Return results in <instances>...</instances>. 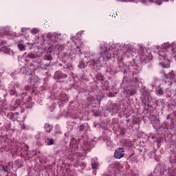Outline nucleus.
<instances>
[{
	"label": "nucleus",
	"instance_id": "obj_1",
	"mask_svg": "<svg viewBox=\"0 0 176 176\" xmlns=\"http://www.w3.org/2000/svg\"><path fill=\"white\" fill-rule=\"evenodd\" d=\"M100 56L96 59V54L90 52V50L84 51V58H87V65L92 69H97L101 65V63L108 61L112 57H118V61H122L123 58L133 57L135 54V49L129 44H110L102 43L100 45Z\"/></svg>",
	"mask_w": 176,
	"mask_h": 176
},
{
	"label": "nucleus",
	"instance_id": "obj_2",
	"mask_svg": "<svg viewBox=\"0 0 176 176\" xmlns=\"http://www.w3.org/2000/svg\"><path fill=\"white\" fill-rule=\"evenodd\" d=\"M118 68L124 74L122 86H124L126 82L135 84L140 82V80H138V78H137V76H134V75H137V74L141 71V67H140V66L133 63H130L129 65L126 64L125 65L121 63Z\"/></svg>",
	"mask_w": 176,
	"mask_h": 176
},
{
	"label": "nucleus",
	"instance_id": "obj_3",
	"mask_svg": "<svg viewBox=\"0 0 176 176\" xmlns=\"http://www.w3.org/2000/svg\"><path fill=\"white\" fill-rule=\"evenodd\" d=\"M94 146V145L90 142V139L80 140L78 144L76 139L72 138L69 143L72 153H78L79 151H89Z\"/></svg>",
	"mask_w": 176,
	"mask_h": 176
},
{
	"label": "nucleus",
	"instance_id": "obj_4",
	"mask_svg": "<svg viewBox=\"0 0 176 176\" xmlns=\"http://www.w3.org/2000/svg\"><path fill=\"white\" fill-rule=\"evenodd\" d=\"M120 168H123V164L119 162H113L109 166V170L111 172L110 175L106 176H126L123 173H121Z\"/></svg>",
	"mask_w": 176,
	"mask_h": 176
},
{
	"label": "nucleus",
	"instance_id": "obj_5",
	"mask_svg": "<svg viewBox=\"0 0 176 176\" xmlns=\"http://www.w3.org/2000/svg\"><path fill=\"white\" fill-rule=\"evenodd\" d=\"M75 58H76V54H75L74 51H71L69 54H64L63 57V61L65 63V65H66V69L70 72L74 70V67H72V64L69 62L74 61Z\"/></svg>",
	"mask_w": 176,
	"mask_h": 176
},
{
	"label": "nucleus",
	"instance_id": "obj_6",
	"mask_svg": "<svg viewBox=\"0 0 176 176\" xmlns=\"http://www.w3.org/2000/svg\"><path fill=\"white\" fill-rule=\"evenodd\" d=\"M47 38L49 39V45H50V49H52L57 42H59V41H61L62 37H61V33L60 32H49L47 34Z\"/></svg>",
	"mask_w": 176,
	"mask_h": 176
},
{
	"label": "nucleus",
	"instance_id": "obj_7",
	"mask_svg": "<svg viewBox=\"0 0 176 176\" xmlns=\"http://www.w3.org/2000/svg\"><path fill=\"white\" fill-rule=\"evenodd\" d=\"M120 2H141L143 5H149V3H155V5H162L163 2H168L170 1L173 2L174 0H118Z\"/></svg>",
	"mask_w": 176,
	"mask_h": 176
},
{
	"label": "nucleus",
	"instance_id": "obj_8",
	"mask_svg": "<svg viewBox=\"0 0 176 176\" xmlns=\"http://www.w3.org/2000/svg\"><path fill=\"white\" fill-rule=\"evenodd\" d=\"M71 39L73 43H74V46H76V54H77V56H79V57H80V56L83 54V52H83L85 45L78 38L76 39L75 37H72Z\"/></svg>",
	"mask_w": 176,
	"mask_h": 176
},
{
	"label": "nucleus",
	"instance_id": "obj_9",
	"mask_svg": "<svg viewBox=\"0 0 176 176\" xmlns=\"http://www.w3.org/2000/svg\"><path fill=\"white\" fill-rule=\"evenodd\" d=\"M139 58L140 59L141 63L146 64V63L152 60V55L147 52L142 51L139 55Z\"/></svg>",
	"mask_w": 176,
	"mask_h": 176
},
{
	"label": "nucleus",
	"instance_id": "obj_10",
	"mask_svg": "<svg viewBox=\"0 0 176 176\" xmlns=\"http://www.w3.org/2000/svg\"><path fill=\"white\" fill-rule=\"evenodd\" d=\"M124 156V149L122 147L116 149L114 157L116 159H122Z\"/></svg>",
	"mask_w": 176,
	"mask_h": 176
},
{
	"label": "nucleus",
	"instance_id": "obj_11",
	"mask_svg": "<svg viewBox=\"0 0 176 176\" xmlns=\"http://www.w3.org/2000/svg\"><path fill=\"white\" fill-rule=\"evenodd\" d=\"M164 76L166 78V79H169L170 82H175V83H176L175 74L173 71L169 72L167 74H164Z\"/></svg>",
	"mask_w": 176,
	"mask_h": 176
},
{
	"label": "nucleus",
	"instance_id": "obj_12",
	"mask_svg": "<svg viewBox=\"0 0 176 176\" xmlns=\"http://www.w3.org/2000/svg\"><path fill=\"white\" fill-rule=\"evenodd\" d=\"M58 50V52H61V50H64V45H59V44H54L53 47H49V50H50V52H52L51 50Z\"/></svg>",
	"mask_w": 176,
	"mask_h": 176
},
{
	"label": "nucleus",
	"instance_id": "obj_13",
	"mask_svg": "<svg viewBox=\"0 0 176 176\" xmlns=\"http://www.w3.org/2000/svg\"><path fill=\"white\" fill-rule=\"evenodd\" d=\"M27 31H30L31 34H32V35H35L38 34V32H39V30L36 28H33L32 30H30V28H23L21 29V32H23V34H25V32H27Z\"/></svg>",
	"mask_w": 176,
	"mask_h": 176
},
{
	"label": "nucleus",
	"instance_id": "obj_14",
	"mask_svg": "<svg viewBox=\"0 0 176 176\" xmlns=\"http://www.w3.org/2000/svg\"><path fill=\"white\" fill-rule=\"evenodd\" d=\"M8 119H10V120H12L13 122H16V120H19V113H10L8 115Z\"/></svg>",
	"mask_w": 176,
	"mask_h": 176
},
{
	"label": "nucleus",
	"instance_id": "obj_15",
	"mask_svg": "<svg viewBox=\"0 0 176 176\" xmlns=\"http://www.w3.org/2000/svg\"><path fill=\"white\" fill-rule=\"evenodd\" d=\"M22 94H24V92L22 91H16V89L12 88L10 89V95L14 96L15 97H17L19 96H22Z\"/></svg>",
	"mask_w": 176,
	"mask_h": 176
},
{
	"label": "nucleus",
	"instance_id": "obj_16",
	"mask_svg": "<svg viewBox=\"0 0 176 176\" xmlns=\"http://www.w3.org/2000/svg\"><path fill=\"white\" fill-rule=\"evenodd\" d=\"M107 72H109L111 75H113L116 74V67H114L113 65L108 66L107 69Z\"/></svg>",
	"mask_w": 176,
	"mask_h": 176
},
{
	"label": "nucleus",
	"instance_id": "obj_17",
	"mask_svg": "<svg viewBox=\"0 0 176 176\" xmlns=\"http://www.w3.org/2000/svg\"><path fill=\"white\" fill-rule=\"evenodd\" d=\"M54 78L55 79H63V78H67V75L63 74L61 72H56L54 74Z\"/></svg>",
	"mask_w": 176,
	"mask_h": 176
},
{
	"label": "nucleus",
	"instance_id": "obj_18",
	"mask_svg": "<svg viewBox=\"0 0 176 176\" xmlns=\"http://www.w3.org/2000/svg\"><path fill=\"white\" fill-rule=\"evenodd\" d=\"M0 168L6 174V176L9 175V170H10L9 169V166L6 165H1L0 166Z\"/></svg>",
	"mask_w": 176,
	"mask_h": 176
},
{
	"label": "nucleus",
	"instance_id": "obj_19",
	"mask_svg": "<svg viewBox=\"0 0 176 176\" xmlns=\"http://www.w3.org/2000/svg\"><path fill=\"white\" fill-rule=\"evenodd\" d=\"M91 166L93 170H98V167H99L100 164H98V162L97 160L94 161L92 160Z\"/></svg>",
	"mask_w": 176,
	"mask_h": 176
},
{
	"label": "nucleus",
	"instance_id": "obj_20",
	"mask_svg": "<svg viewBox=\"0 0 176 176\" xmlns=\"http://www.w3.org/2000/svg\"><path fill=\"white\" fill-rule=\"evenodd\" d=\"M151 98L149 97V94L146 93V94L144 95L143 102H144L145 104H149V102H151Z\"/></svg>",
	"mask_w": 176,
	"mask_h": 176
},
{
	"label": "nucleus",
	"instance_id": "obj_21",
	"mask_svg": "<svg viewBox=\"0 0 176 176\" xmlns=\"http://www.w3.org/2000/svg\"><path fill=\"white\" fill-rule=\"evenodd\" d=\"M87 65H86V63H85V61L83 60H80L78 65V68H80V69H83V68H86Z\"/></svg>",
	"mask_w": 176,
	"mask_h": 176
},
{
	"label": "nucleus",
	"instance_id": "obj_22",
	"mask_svg": "<svg viewBox=\"0 0 176 176\" xmlns=\"http://www.w3.org/2000/svg\"><path fill=\"white\" fill-rule=\"evenodd\" d=\"M54 144V140L52 138H47L45 140V145H53Z\"/></svg>",
	"mask_w": 176,
	"mask_h": 176
},
{
	"label": "nucleus",
	"instance_id": "obj_23",
	"mask_svg": "<svg viewBox=\"0 0 176 176\" xmlns=\"http://www.w3.org/2000/svg\"><path fill=\"white\" fill-rule=\"evenodd\" d=\"M44 128L47 133H50V131H52V126L49 124H45Z\"/></svg>",
	"mask_w": 176,
	"mask_h": 176
},
{
	"label": "nucleus",
	"instance_id": "obj_24",
	"mask_svg": "<svg viewBox=\"0 0 176 176\" xmlns=\"http://www.w3.org/2000/svg\"><path fill=\"white\" fill-rule=\"evenodd\" d=\"M4 53H6V54H10L12 56V54H13V50H10V48H6L4 50Z\"/></svg>",
	"mask_w": 176,
	"mask_h": 176
},
{
	"label": "nucleus",
	"instance_id": "obj_25",
	"mask_svg": "<svg viewBox=\"0 0 176 176\" xmlns=\"http://www.w3.org/2000/svg\"><path fill=\"white\" fill-rule=\"evenodd\" d=\"M106 145L109 148H113V143H112V141L111 140H107L106 142Z\"/></svg>",
	"mask_w": 176,
	"mask_h": 176
},
{
	"label": "nucleus",
	"instance_id": "obj_26",
	"mask_svg": "<svg viewBox=\"0 0 176 176\" xmlns=\"http://www.w3.org/2000/svg\"><path fill=\"white\" fill-rule=\"evenodd\" d=\"M20 105V100H16L15 101V106L14 107H11V111H14L16 108H17Z\"/></svg>",
	"mask_w": 176,
	"mask_h": 176
},
{
	"label": "nucleus",
	"instance_id": "obj_27",
	"mask_svg": "<svg viewBox=\"0 0 176 176\" xmlns=\"http://www.w3.org/2000/svg\"><path fill=\"white\" fill-rule=\"evenodd\" d=\"M44 60H47V61H50L53 60V58L52 57V55L47 54L44 56Z\"/></svg>",
	"mask_w": 176,
	"mask_h": 176
},
{
	"label": "nucleus",
	"instance_id": "obj_28",
	"mask_svg": "<svg viewBox=\"0 0 176 176\" xmlns=\"http://www.w3.org/2000/svg\"><path fill=\"white\" fill-rule=\"evenodd\" d=\"M157 94H159L160 96H163L164 94V92L163 91V89L162 88H158L156 89Z\"/></svg>",
	"mask_w": 176,
	"mask_h": 176
},
{
	"label": "nucleus",
	"instance_id": "obj_29",
	"mask_svg": "<svg viewBox=\"0 0 176 176\" xmlns=\"http://www.w3.org/2000/svg\"><path fill=\"white\" fill-rule=\"evenodd\" d=\"M18 48L19 49V50H25V45H23V44L21 43H19L18 44Z\"/></svg>",
	"mask_w": 176,
	"mask_h": 176
},
{
	"label": "nucleus",
	"instance_id": "obj_30",
	"mask_svg": "<svg viewBox=\"0 0 176 176\" xmlns=\"http://www.w3.org/2000/svg\"><path fill=\"white\" fill-rule=\"evenodd\" d=\"M39 80V78L38 76H33V78L31 80V82H33L34 83H38V81Z\"/></svg>",
	"mask_w": 176,
	"mask_h": 176
},
{
	"label": "nucleus",
	"instance_id": "obj_31",
	"mask_svg": "<svg viewBox=\"0 0 176 176\" xmlns=\"http://www.w3.org/2000/svg\"><path fill=\"white\" fill-rule=\"evenodd\" d=\"M28 58H31L32 60H34L35 58V54H28Z\"/></svg>",
	"mask_w": 176,
	"mask_h": 176
},
{
	"label": "nucleus",
	"instance_id": "obj_32",
	"mask_svg": "<svg viewBox=\"0 0 176 176\" xmlns=\"http://www.w3.org/2000/svg\"><path fill=\"white\" fill-rule=\"evenodd\" d=\"M28 90H30V86L26 85L23 91L21 89H20L19 91H22L23 92V94H24V91H27Z\"/></svg>",
	"mask_w": 176,
	"mask_h": 176
},
{
	"label": "nucleus",
	"instance_id": "obj_33",
	"mask_svg": "<svg viewBox=\"0 0 176 176\" xmlns=\"http://www.w3.org/2000/svg\"><path fill=\"white\" fill-rule=\"evenodd\" d=\"M5 174H6V173H4L3 171H2V170L0 168V176H5Z\"/></svg>",
	"mask_w": 176,
	"mask_h": 176
},
{
	"label": "nucleus",
	"instance_id": "obj_34",
	"mask_svg": "<svg viewBox=\"0 0 176 176\" xmlns=\"http://www.w3.org/2000/svg\"><path fill=\"white\" fill-rule=\"evenodd\" d=\"M6 43H5V41H1V42H0V47H1V46H3Z\"/></svg>",
	"mask_w": 176,
	"mask_h": 176
},
{
	"label": "nucleus",
	"instance_id": "obj_35",
	"mask_svg": "<svg viewBox=\"0 0 176 176\" xmlns=\"http://www.w3.org/2000/svg\"><path fill=\"white\" fill-rule=\"evenodd\" d=\"M129 93H130L131 96H133V94H135V91L132 90V91H130Z\"/></svg>",
	"mask_w": 176,
	"mask_h": 176
},
{
	"label": "nucleus",
	"instance_id": "obj_36",
	"mask_svg": "<svg viewBox=\"0 0 176 176\" xmlns=\"http://www.w3.org/2000/svg\"><path fill=\"white\" fill-rule=\"evenodd\" d=\"M52 108L50 109V110L51 111V112H53L54 109V104L52 105Z\"/></svg>",
	"mask_w": 176,
	"mask_h": 176
},
{
	"label": "nucleus",
	"instance_id": "obj_37",
	"mask_svg": "<svg viewBox=\"0 0 176 176\" xmlns=\"http://www.w3.org/2000/svg\"><path fill=\"white\" fill-rule=\"evenodd\" d=\"M100 83H101V85H102V83H104V80L102 78L100 79V80H99Z\"/></svg>",
	"mask_w": 176,
	"mask_h": 176
},
{
	"label": "nucleus",
	"instance_id": "obj_38",
	"mask_svg": "<svg viewBox=\"0 0 176 176\" xmlns=\"http://www.w3.org/2000/svg\"><path fill=\"white\" fill-rule=\"evenodd\" d=\"M21 129H25V126H24V125L22 126H21Z\"/></svg>",
	"mask_w": 176,
	"mask_h": 176
},
{
	"label": "nucleus",
	"instance_id": "obj_39",
	"mask_svg": "<svg viewBox=\"0 0 176 176\" xmlns=\"http://www.w3.org/2000/svg\"><path fill=\"white\" fill-rule=\"evenodd\" d=\"M79 35H80V33H77V36H79Z\"/></svg>",
	"mask_w": 176,
	"mask_h": 176
},
{
	"label": "nucleus",
	"instance_id": "obj_40",
	"mask_svg": "<svg viewBox=\"0 0 176 176\" xmlns=\"http://www.w3.org/2000/svg\"><path fill=\"white\" fill-rule=\"evenodd\" d=\"M126 170H129V166H127V167H126Z\"/></svg>",
	"mask_w": 176,
	"mask_h": 176
},
{
	"label": "nucleus",
	"instance_id": "obj_41",
	"mask_svg": "<svg viewBox=\"0 0 176 176\" xmlns=\"http://www.w3.org/2000/svg\"><path fill=\"white\" fill-rule=\"evenodd\" d=\"M27 44H28V45H30V43H28Z\"/></svg>",
	"mask_w": 176,
	"mask_h": 176
},
{
	"label": "nucleus",
	"instance_id": "obj_42",
	"mask_svg": "<svg viewBox=\"0 0 176 176\" xmlns=\"http://www.w3.org/2000/svg\"><path fill=\"white\" fill-rule=\"evenodd\" d=\"M29 75H31V74H29Z\"/></svg>",
	"mask_w": 176,
	"mask_h": 176
}]
</instances>
